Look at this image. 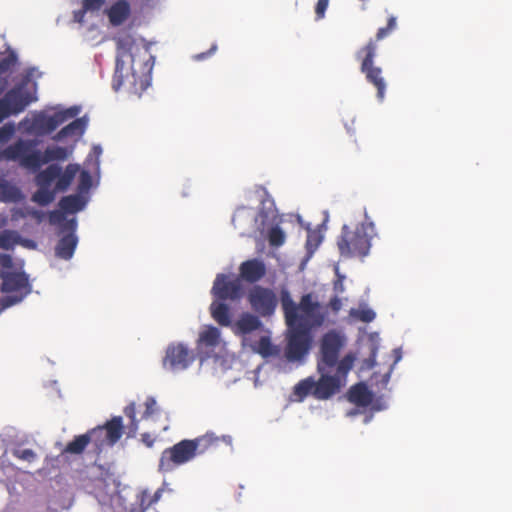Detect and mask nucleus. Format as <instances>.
Instances as JSON below:
<instances>
[{"label":"nucleus","instance_id":"864d4df0","mask_svg":"<svg viewBox=\"0 0 512 512\" xmlns=\"http://www.w3.org/2000/svg\"><path fill=\"white\" fill-rule=\"evenodd\" d=\"M93 151H94L97 155H99V154L101 153V148H100V147H98V146H95V147L93 148Z\"/></svg>","mask_w":512,"mask_h":512},{"label":"nucleus","instance_id":"a18cd8bd","mask_svg":"<svg viewBox=\"0 0 512 512\" xmlns=\"http://www.w3.org/2000/svg\"><path fill=\"white\" fill-rule=\"evenodd\" d=\"M141 441L148 447L151 448L154 445L155 438L149 433H143L141 435Z\"/></svg>","mask_w":512,"mask_h":512},{"label":"nucleus","instance_id":"423d86ee","mask_svg":"<svg viewBox=\"0 0 512 512\" xmlns=\"http://www.w3.org/2000/svg\"><path fill=\"white\" fill-rule=\"evenodd\" d=\"M211 294L215 300L210 305L212 318L221 326L231 325V311L224 302H237L244 296V288L239 278H231L226 274H217L213 282Z\"/></svg>","mask_w":512,"mask_h":512},{"label":"nucleus","instance_id":"4468645a","mask_svg":"<svg viewBox=\"0 0 512 512\" xmlns=\"http://www.w3.org/2000/svg\"><path fill=\"white\" fill-rule=\"evenodd\" d=\"M194 360L195 354L187 345L181 342H172L166 348L162 366L166 370L179 372L186 370Z\"/></svg>","mask_w":512,"mask_h":512},{"label":"nucleus","instance_id":"603ef678","mask_svg":"<svg viewBox=\"0 0 512 512\" xmlns=\"http://www.w3.org/2000/svg\"><path fill=\"white\" fill-rule=\"evenodd\" d=\"M36 90H37V85L36 83L34 82V97H33V100L34 102H36L38 100L37 96H36Z\"/></svg>","mask_w":512,"mask_h":512},{"label":"nucleus","instance_id":"79ce46f5","mask_svg":"<svg viewBox=\"0 0 512 512\" xmlns=\"http://www.w3.org/2000/svg\"><path fill=\"white\" fill-rule=\"evenodd\" d=\"M13 454H14V456H16L20 459L29 460L32 457V450L17 448L14 450Z\"/></svg>","mask_w":512,"mask_h":512},{"label":"nucleus","instance_id":"8fccbe9b","mask_svg":"<svg viewBox=\"0 0 512 512\" xmlns=\"http://www.w3.org/2000/svg\"><path fill=\"white\" fill-rule=\"evenodd\" d=\"M33 215H34V219L41 221L42 216L38 211L34 210Z\"/></svg>","mask_w":512,"mask_h":512},{"label":"nucleus","instance_id":"9b49d317","mask_svg":"<svg viewBox=\"0 0 512 512\" xmlns=\"http://www.w3.org/2000/svg\"><path fill=\"white\" fill-rule=\"evenodd\" d=\"M284 356L289 362L302 361L312 345V335L303 327H288Z\"/></svg>","mask_w":512,"mask_h":512},{"label":"nucleus","instance_id":"4be33fe9","mask_svg":"<svg viewBox=\"0 0 512 512\" xmlns=\"http://www.w3.org/2000/svg\"><path fill=\"white\" fill-rule=\"evenodd\" d=\"M130 12L129 2L127 0H118L109 8L107 15L112 25L119 26L128 19Z\"/></svg>","mask_w":512,"mask_h":512},{"label":"nucleus","instance_id":"3c124183","mask_svg":"<svg viewBox=\"0 0 512 512\" xmlns=\"http://www.w3.org/2000/svg\"><path fill=\"white\" fill-rule=\"evenodd\" d=\"M33 71H34V78L41 77L42 73L38 72L35 67L33 68Z\"/></svg>","mask_w":512,"mask_h":512},{"label":"nucleus","instance_id":"1a4fd4ad","mask_svg":"<svg viewBox=\"0 0 512 512\" xmlns=\"http://www.w3.org/2000/svg\"><path fill=\"white\" fill-rule=\"evenodd\" d=\"M346 344V337L339 331L330 330L320 340L317 355V371H334L341 359L339 355Z\"/></svg>","mask_w":512,"mask_h":512},{"label":"nucleus","instance_id":"f704fd0d","mask_svg":"<svg viewBox=\"0 0 512 512\" xmlns=\"http://www.w3.org/2000/svg\"><path fill=\"white\" fill-rule=\"evenodd\" d=\"M285 239V233L279 226L272 227L268 232V241L269 244L273 247L282 246L285 242Z\"/></svg>","mask_w":512,"mask_h":512},{"label":"nucleus","instance_id":"0eeeda50","mask_svg":"<svg viewBox=\"0 0 512 512\" xmlns=\"http://www.w3.org/2000/svg\"><path fill=\"white\" fill-rule=\"evenodd\" d=\"M374 233V224L364 221L355 229L343 225L337 238V247L341 256L346 258H364L369 254L371 239Z\"/></svg>","mask_w":512,"mask_h":512},{"label":"nucleus","instance_id":"f257e3e1","mask_svg":"<svg viewBox=\"0 0 512 512\" xmlns=\"http://www.w3.org/2000/svg\"><path fill=\"white\" fill-rule=\"evenodd\" d=\"M34 140V182L37 190L34 192V203L46 206L52 203L58 192H65L79 173L80 165L68 164L64 170L53 162H64L72 155L73 146H47L43 151L36 149Z\"/></svg>","mask_w":512,"mask_h":512},{"label":"nucleus","instance_id":"c9c22d12","mask_svg":"<svg viewBox=\"0 0 512 512\" xmlns=\"http://www.w3.org/2000/svg\"><path fill=\"white\" fill-rule=\"evenodd\" d=\"M79 184H78V193L82 194L88 192L92 186V177L90 173L86 170H79Z\"/></svg>","mask_w":512,"mask_h":512},{"label":"nucleus","instance_id":"6e6d98bb","mask_svg":"<svg viewBox=\"0 0 512 512\" xmlns=\"http://www.w3.org/2000/svg\"><path fill=\"white\" fill-rule=\"evenodd\" d=\"M25 246L28 248L32 247V240H25Z\"/></svg>","mask_w":512,"mask_h":512},{"label":"nucleus","instance_id":"72a5a7b5","mask_svg":"<svg viewBox=\"0 0 512 512\" xmlns=\"http://www.w3.org/2000/svg\"><path fill=\"white\" fill-rule=\"evenodd\" d=\"M350 316L361 322L370 323L375 319L376 313L372 309L367 307L358 309L353 308L350 310Z\"/></svg>","mask_w":512,"mask_h":512},{"label":"nucleus","instance_id":"4c0bfd02","mask_svg":"<svg viewBox=\"0 0 512 512\" xmlns=\"http://www.w3.org/2000/svg\"><path fill=\"white\" fill-rule=\"evenodd\" d=\"M104 4V0H83L82 1V11L84 14L86 12H95L101 9Z\"/></svg>","mask_w":512,"mask_h":512},{"label":"nucleus","instance_id":"412c9836","mask_svg":"<svg viewBox=\"0 0 512 512\" xmlns=\"http://www.w3.org/2000/svg\"><path fill=\"white\" fill-rule=\"evenodd\" d=\"M16 65L17 57L13 52L0 58V94L6 89Z\"/></svg>","mask_w":512,"mask_h":512},{"label":"nucleus","instance_id":"ddd939ff","mask_svg":"<svg viewBox=\"0 0 512 512\" xmlns=\"http://www.w3.org/2000/svg\"><path fill=\"white\" fill-rule=\"evenodd\" d=\"M247 300L251 309L260 317H271L279 302L274 290L261 285H254L249 289Z\"/></svg>","mask_w":512,"mask_h":512},{"label":"nucleus","instance_id":"39448f33","mask_svg":"<svg viewBox=\"0 0 512 512\" xmlns=\"http://www.w3.org/2000/svg\"><path fill=\"white\" fill-rule=\"evenodd\" d=\"M219 438L212 433L189 440L184 439L172 447L166 448L161 453L158 471L161 473L172 472L177 467L186 464L198 454H203L218 445Z\"/></svg>","mask_w":512,"mask_h":512},{"label":"nucleus","instance_id":"13d9d810","mask_svg":"<svg viewBox=\"0 0 512 512\" xmlns=\"http://www.w3.org/2000/svg\"><path fill=\"white\" fill-rule=\"evenodd\" d=\"M362 10H366V6L363 4L361 7Z\"/></svg>","mask_w":512,"mask_h":512},{"label":"nucleus","instance_id":"20e7f679","mask_svg":"<svg viewBox=\"0 0 512 512\" xmlns=\"http://www.w3.org/2000/svg\"><path fill=\"white\" fill-rule=\"evenodd\" d=\"M397 29V17L391 15L387 20V25L377 30L375 38H371L366 45L356 52V58L360 60V71L365 75L368 83L377 90V98L382 101L385 97L387 83L383 77L382 68L374 65L377 55V42L392 34Z\"/></svg>","mask_w":512,"mask_h":512},{"label":"nucleus","instance_id":"cd10ccee","mask_svg":"<svg viewBox=\"0 0 512 512\" xmlns=\"http://www.w3.org/2000/svg\"><path fill=\"white\" fill-rule=\"evenodd\" d=\"M22 198L21 191L14 185L4 181L0 184V200L4 202H17Z\"/></svg>","mask_w":512,"mask_h":512},{"label":"nucleus","instance_id":"c03bdc74","mask_svg":"<svg viewBox=\"0 0 512 512\" xmlns=\"http://www.w3.org/2000/svg\"><path fill=\"white\" fill-rule=\"evenodd\" d=\"M18 130L22 133L30 134L32 133V120L26 118L22 122L19 123Z\"/></svg>","mask_w":512,"mask_h":512},{"label":"nucleus","instance_id":"5701e85b","mask_svg":"<svg viewBox=\"0 0 512 512\" xmlns=\"http://www.w3.org/2000/svg\"><path fill=\"white\" fill-rule=\"evenodd\" d=\"M250 347L263 358L279 357L281 354L280 347L274 345L269 336H261L257 342L251 343Z\"/></svg>","mask_w":512,"mask_h":512},{"label":"nucleus","instance_id":"473e14b6","mask_svg":"<svg viewBox=\"0 0 512 512\" xmlns=\"http://www.w3.org/2000/svg\"><path fill=\"white\" fill-rule=\"evenodd\" d=\"M19 235L15 231L4 230L0 233V248L9 250L18 243Z\"/></svg>","mask_w":512,"mask_h":512},{"label":"nucleus","instance_id":"e433bc0d","mask_svg":"<svg viewBox=\"0 0 512 512\" xmlns=\"http://www.w3.org/2000/svg\"><path fill=\"white\" fill-rule=\"evenodd\" d=\"M145 410L141 416V419H148L159 412V407L154 397H147L145 403Z\"/></svg>","mask_w":512,"mask_h":512},{"label":"nucleus","instance_id":"6e6552de","mask_svg":"<svg viewBox=\"0 0 512 512\" xmlns=\"http://www.w3.org/2000/svg\"><path fill=\"white\" fill-rule=\"evenodd\" d=\"M355 357L352 354H346L339 362L335 373L332 371H318L320 378L315 381L313 397L318 400H326L340 391L346 384V378L349 371L353 368Z\"/></svg>","mask_w":512,"mask_h":512},{"label":"nucleus","instance_id":"7c9ffc66","mask_svg":"<svg viewBox=\"0 0 512 512\" xmlns=\"http://www.w3.org/2000/svg\"><path fill=\"white\" fill-rule=\"evenodd\" d=\"M86 435L90 438V443H93L97 449H102L104 446H108V439H106L103 427L97 426L86 432Z\"/></svg>","mask_w":512,"mask_h":512},{"label":"nucleus","instance_id":"a19ab883","mask_svg":"<svg viewBox=\"0 0 512 512\" xmlns=\"http://www.w3.org/2000/svg\"><path fill=\"white\" fill-rule=\"evenodd\" d=\"M328 307L334 312L338 313L342 308V301L338 296H334L330 299L328 303Z\"/></svg>","mask_w":512,"mask_h":512},{"label":"nucleus","instance_id":"6ab92c4d","mask_svg":"<svg viewBox=\"0 0 512 512\" xmlns=\"http://www.w3.org/2000/svg\"><path fill=\"white\" fill-rule=\"evenodd\" d=\"M260 316L249 312H244L240 315L237 321L231 323L232 330L235 335L242 336L243 342L247 341V335L259 330L263 327Z\"/></svg>","mask_w":512,"mask_h":512},{"label":"nucleus","instance_id":"9d476101","mask_svg":"<svg viewBox=\"0 0 512 512\" xmlns=\"http://www.w3.org/2000/svg\"><path fill=\"white\" fill-rule=\"evenodd\" d=\"M80 107L71 106L66 109H55L34 112V135L44 136L55 131L60 125L76 117Z\"/></svg>","mask_w":512,"mask_h":512},{"label":"nucleus","instance_id":"a878e982","mask_svg":"<svg viewBox=\"0 0 512 512\" xmlns=\"http://www.w3.org/2000/svg\"><path fill=\"white\" fill-rule=\"evenodd\" d=\"M348 400L359 406H367L372 401V393L365 384L358 383L350 388Z\"/></svg>","mask_w":512,"mask_h":512},{"label":"nucleus","instance_id":"f03ea898","mask_svg":"<svg viewBox=\"0 0 512 512\" xmlns=\"http://www.w3.org/2000/svg\"><path fill=\"white\" fill-rule=\"evenodd\" d=\"M152 60L148 47L138 43L132 35L125 34L116 38V67L112 88L141 96L151 84Z\"/></svg>","mask_w":512,"mask_h":512},{"label":"nucleus","instance_id":"f3484780","mask_svg":"<svg viewBox=\"0 0 512 512\" xmlns=\"http://www.w3.org/2000/svg\"><path fill=\"white\" fill-rule=\"evenodd\" d=\"M87 204V199L80 193L64 196L60 199L58 210L49 213V223L51 225H65L69 219L66 214H75L82 211Z\"/></svg>","mask_w":512,"mask_h":512},{"label":"nucleus","instance_id":"5fc2aeb1","mask_svg":"<svg viewBox=\"0 0 512 512\" xmlns=\"http://www.w3.org/2000/svg\"><path fill=\"white\" fill-rule=\"evenodd\" d=\"M160 497V491H157L154 495V499H153V502H156Z\"/></svg>","mask_w":512,"mask_h":512},{"label":"nucleus","instance_id":"dca6fc26","mask_svg":"<svg viewBox=\"0 0 512 512\" xmlns=\"http://www.w3.org/2000/svg\"><path fill=\"white\" fill-rule=\"evenodd\" d=\"M55 226L58 228V234L62 235L55 246V255L60 259L69 260L73 257L78 244L77 219L73 217L65 225Z\"/></svg>","mask_w":512,"mask_h":512},{"label":"nucleus","instance_id":"bb28decb","mask_svg":"<svg viewBox=\"0 0 512 512\" xmlns=\"http://www.w3.org/2000/svg\"><path fill=\"white\" fill-rule=\"evenodd\" d=\"M89 443L90 438L86 435V433L75 436L74 439L65 446L63 453L74 455L82 454Z\"/></svg>","mask_w":512,"mask_h":512},{"label":"nucleus","instance_id":"a211bd4d","mask_svg":"<svg viewBox=\"0 0 512 512\" xmlns=\"http://www.w3.org/2000/svg\"><path fill=\"white\" fill-rule=\"evenodd\" d=\"M18 162L22 167L32 169V140H18L0 150V161Z\"/></svg>","mask_w":512,"mask_h":512},{"label":"nucleus","instance_id":"ea45409f","mask_svg":"<svg viewBox=\"0 0 512 512\" xmlns=\"http://www.w3.org/2000/svg\"><path fill=\"white\" fill-rule=\"evenodd\" d=\"M329 0H318L315 6L316 19L320 20L324 18L325 12L328 8Z\"/></svg>","mask_w":512,"mask_h":512},{"label":"nucleus","instance_id":"b1692460","mask_svg":"<svg viewBox=\"0 0 512 512\" xmlns=\"http://www.w3.org/2000/svg\"><path fill=\"white\" fill-rule=\"evenodd\" d=\"M87 127L85 118H76L71 123L63 127L54 137L55 141H60L68 137H80L84 134Z\"/></svg>","mask_w":512,"mask_h":512},{"label":"nucleus","instance_id":"393cba45","mask_svg":"<svg viewBox=\"0 0 512 512\" xmlns=\"http://www.w3.org/2000/svg\"><path fill=\"white\" fill-rule=\"evenodd\" d=\"M106 439H108V446L117 443L123 434V421L121 416H115L107 421L103 426Z\"/></svg>","mask_w":512,"mask_h":512},{"label":"nucleus","instance_id":"37998d69","mask_svg":"<svg viewBox=\"0 0 512 512\" xmlns=\"http://www.w3.org/2000/svg\"><path fill=\"white\" fill-rule=\"evenodd\" d=\"M320 243V236L315 232H309L307 237L306 245L307 247L314 246L315 248L318 247Z\"/></svg>","mask_w":512,"mask_h":512},{"label":"nucleus","instance_id":"f8f14e48","mask_svg":"<svg viewBox=\"0 0 512 512\" xmlns=\"http://www.w3.org/2000/svg\"><path fill=\"white\" fill-rule=\"evenodd\" d=\"M1 291L5 293L22 292L27 290L28 277L13 263L8 254H0ZM27 293V291H25Z\"/></svg>","mask_w":512,"mask_h":512},{"label":"nucleus","instance_id":"58836bf2","mask_svg":"<svg viewBox=\"0 0 512 512\" xmlns=\"http://www.w3.org/2000/svg\"><path fill=\"white\" fill-rule=\"evenodd\" d=\"M15 133V126L12 123H6L0 128V143L8 141Z\"/></svg>","mask_w":512,"mask_h":512},{"label":"nucleus","instance_id":"c756f323","mask_svg":"<svg viewBox=\"0 0 512 512\" xmlns=\"http://www.w3.org/2000/svg\"><path fill=\"white\" fill-rule=\"evenodd\" d=\"M220 338V332L216 327L210 326L200 333L199 342L208 347H215Z\"/></svg>","mask_w":512,"mask_h":512},{"label":"nucleus","instance_id":"aec40b11","mask_svg":"<svg viewBox=\"0 0 512 512\" xmlns=\"http://www.w3.org/2000/svg\"><path fill=\"white\" fill-rule=\"evenodd\" d=\"M266 274L265 264L258 259H250L242 262L239 267V279L254 284L260 281Z\"/></svg>","mask_w":512,"mask_h":512},{"label":"nucleus","instance_id":"de8ad7c7","mask_svg":"<svg viewBox=\"0 0 512 512\" xmlns=\"http://www.w3.org/2000/svg\"><path fill=\"white\" fill-rule=\"evenodd\" d=\"M334 290L337 293H342L344 291V285L341 280H338L334 283Z\"/></svg>","mask_w":512,"mask_h":512},{"label":"nucleus","instance_id":"09e8293b","mask_svg":"<svg viewBox=\"0 0 512 512\" xmlns=\"http://www.w3.org/2000/svg\"><path fill=\"white\" fill-rule=\"evenodd\" d=\"M216 49V46H213L208 53H202L196 56L197 59H203L206 56L210 55L214 50Z\"/></svg>","mask_w":512,"mask_h":512},{"label":"nucleus","instance_id":"7ed1b4c3","mask_svg":"<svg viewBox=\"0 0 512 512\" xmlns=\"http://www.w3.org/2000/svg\"><path fill=\"white\" fill-rule=\"evenodd\" d=\"M280 301L287 327H303L311 332L326 321L327 313L318 301L313 300L310 293L303 295L299 304H296L289 291L282 290Z\"/></svg>","mask_w":512,"mask_h":512},{"label":"nucleus","instance_id":"49530a36","mask_svg":"<svg viewBox=\"0 0 512 512\" xmlns=\"http://www.w3.org/2000/svg\"><path fill=\"white\" fill-rule=\"evenodd\" d=\"M21 298H22V297H20V298L7 297V298L5 299L4 306H5V307H8V306H10V305H13V304L17 303L18 301H20V300H21Z\"/></svg>","mask_w":512,"mask_h":512},{"label":"nucleus","instance_id":"2f4dec72","mask_svg":"<svg viewBox=\"0 0 512 512\" xmlns=\"http://www.w3.org/2000/svg\"><path fill=\"white\" fill-rule=\"evenodd\" d=\"M125 415L130 419V424L128 426V436L133 437L135 436L137 430H138V424L139 420L136 418V406L135 403L132 402L129 405H127L124 409Z\"/></svg>","mask_w":512,"mask_h":512},{"label":"nucleus","instance_id":"2eb2a0df","mask_svg":"<svg viewBox=\"0 0 512 512\" xmlns=\"http://www.w3.org/2000/svg\"><path fill=\"white\" fill-rule=\"evenodd\" d=\"M31 99V95L27 92L25 84L17 85L9 90L5 96L0 99V120H4L12 114L23 111L30 103Z\"/></svg>","mask_w":512,"mask_h":512},{"label":"nucleus","instance_id":"c85d7f7f","mask_svg":"<svg viewBox=\"0 0 512 512\" xmlns=\"http://www.w3.org/2000/svg\"><path fill=\"white\" fill-rule=\"evenodd\" d=\"M315 389L314 379L312 377L305 378L297 383L294 387V394L300 399H304L308 395L313 396Z\"/></svg>","mask_w":512,"mask_h":512},{"label":"nucleus","instance_id":"4d7b16f0","mask_svg":"<svg viewBox=\"0 0 512 512\" xmlns=\"http://www.w3.org/2000/svg\"><path fill=\"white\" fill-rule=\"evenodd\" d=\"M5 224V219H0V227Z\"/></svg>","mask_w":512,"mask_h":512},{"label":"nucleus","instance_id":"bf43d9fd","mask_svg":"<svg viewBox=\"0 0 512 512\" xmlns=\"http://www.w3.org/2000/svg\"><path fill=\"white\" fill-rule=\"evenodd\" d=\"M3 120H0V122H2Z\"/></svg>","mask_w":512,"mask_h":512}]
</instances>
